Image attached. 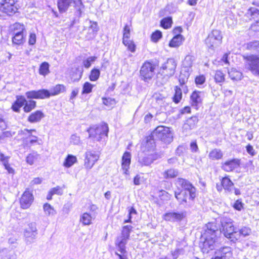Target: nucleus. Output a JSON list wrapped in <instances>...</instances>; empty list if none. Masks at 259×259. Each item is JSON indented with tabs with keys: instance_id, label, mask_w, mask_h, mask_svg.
Returning <instances> with one entry per match:
<instances>
[{
	"instance_id": "28",
	"label": "nucleus",
	"mask_w": 259,
	"mask_h": 259,
	"mask_svg": "<svg viewBox=\"0 0 259 259\" xmlns=\"http://www.w3.org/2000/svg\"><path fill=\"white\" fill-rule=\"evenodd\" d=\"M183 40V37L182 35H176L169 42V46L172 48L178 47L182 44Z\"/></svg>"
},
{
	"instance_id": "26",
	"label": "nucleus",
	"mask_w": 259,
	"mask_h": 259,
	"mask_svg": "<svg viewBox=\"0 0 259 259\" xmlns=\"http://www.w3.org/2000/svg\"><path fill=\"white\" fill-rule=\"evenodd\" d=\"M223 156V153L220 149L215 148L212 149L208 154V157L212 160L221 159Z\"/></svg>"
},
{
	"instance_id": "49",
	"label": "nucleus",
	"mask_w": 259,
	"mask_h": 259,
	"mask_svg": "<svg viewBox=\"0 0 259 259\" xmlns=\"http://www.w3.org/2000/svg\"><path fill=\"white\" fill-rule=\"evenodd\" d=\"M162 36L161 32L159 30H156L151 34V40L153 42H157L162 37Z\"/></svg>"
},
{
	"instance_id": "22",
	"label": "nucleus",
	"mask_w": 259,
	"mask_h": 259,
	"mask_svg": "<svg viewBox=\"0 0 259 259\" xmlns=\"http://www.w3.org/2000/svg\"><path fill=\"white\" fill-rule=\"evenodd\" d=\"M198 121V117L196 116L188 118L183 125L184 130L187 132L195 128Z\"/></svg>"
},
{
	"instance_id": "63",
	"label": "nucleus",
	"mask_w": 259,
	"mask_h": 259,
	"mask_svg": "<svg viewBox=\"0 0 259 259\" xmlns=\"http://www.w3.org/2000/svg\"><path fill=\"white\" fill-rule=\"evenodd\" d=\"M36 42V35L34 33H31L29 35L28 43L29 45H33Z\"/></svg>"
},
{
	"instance_id": "11",
	"label": "nucleus",
	"mask_w": 259,
	"mask_h": 259,
	"mask_svg": "<svg viewBox=\"0 0 259 259\" xmlns=\"http://www.w3.org/2000/svg\"><path fill=\"white\" fill-rule=\"evenodd\" d=\"M155 66L149 62H145L140 71V76L142 80L148 82L155 74Z\"/></svg>"
},
{
	"instance_id": "18",
	"label": "nucleus",
	"mask_w": 259,
	"mask_h": 259,
	"mask_svg": "<svg viewBox=\"0 0 259 259\" xmlns=\"http://www.w3.org/2000/svg\"><path fill=\"white\" fill-rule=\"evenodd\" d=\"M240 164V160L237 158H234L225 161L222 164V169L227 172L232 171L238 168Z\"/></svg>"
},
{
	"instance_id": "3",
	"label": "nucleus",
	"mask_w": 259,
	"mask_h": 259,
	"mask_svg": "<svg viewBox=\"0 0 259 259\" xmlns=\"http://www.w3.org/2000/svg\"><path fill=\"white\" fill-rule=\"evenodd\" d=\"M159 140L164 143H169L172 141V134L168 127L159 126L157 127L147 138V146L150 145V149H153L155 147V140Z\"/></svg>"
},
{
	"instance_id": "37",
	"label": "nucleus",
	"mask_w": 259,
	"mask_h": 259,
	"mask_svg": "<svg viewBox=\"0 0 259 259\" xmlns=\"http://www.w3.org/2000/svg\"><path fill=\"white\" fill-rule=\"evenodd\" d=\"M246 15L250 17V19H255L259 16V10L256 8H250L248 10Z\"/></svg>"
},
{
	"instance_id": "16",
	"label": "nucleus",
	"mask_w": 259,
	"mask_h": 259,
	"mask_svg": "<svg viewBox=\"0 0 259 259\" xmlns=\"http://www.w3.org/2000/svg\"><path fill=\"white\" fill-rule=\"evenodd\" d=\"M33 201V196L32 193L27 189L22 194L20 203L23 209H27L31 205Z\"/></svg>"
},
{
	"instance_id": "38",
	"label": "nucleus",
	"mask_w": 259,
	"mask_h": 259,
	"mask_svg": "<svg viewBox=\"0 0 259 259\" xmlns=\"http://www.w3.org/2000/svg\"><path fill=\"white\" fill-rule=\"evenodd\" d=\"M44 210L47 215H54L56 213V210L49 203H46L43 206Z\"/></svg>"
},
{
	"instance_id": "4",
	"label": "nucleus",
	"mask_w": 259,
	"mask_h": 259,
	"mask_svg": "<svg viewBox=\"0 0 259 259\" xmlns=\"http://www.w3.org/2000/svg\"><path fill=\"white\" fill-rule=\"evenodd\" d=\"M65 88L62 84H57L50 91L48 90L42 89L38 91H31L27 92L25 94L28 99H40L49 98L50 96L58 95L60 93L65 91Z\"/></svg>"
},
{
	"instance_id": "30",
	"label": "nucleus",
	"mask_w": 259,
	"mask_h": 259,
	"mask_svg": "<svg viewBox=\"0 0 259 259\" xmlns=\"http://www.w3.org/2000/svg\"><path fill=\"white\" fill-rule=\"evenodd\" d=\"M77 161L76 156L71 154H68L65 159L63 165L66 167L69 168L77 162Z\"/></svg>"
},
{
	"instance_id": "21",
	"label": "nucleus",
	"mask_w": 259,
	"mask_h": 259,
	"mask_svg": "<svg viewBox=\"0 0 259 259\" xmlns=\"http://www.w3.org/2000/svg\"><path fill=\"white\" fill-rule=\"evenodd\" d=\"M57 2L59 12L62 14L68 11L73 0H57Z\"/></svg>"
},
{
	"instance_id": "31",
	"label": "nucleus",
	"mask_w": 259,
	"mask_h": 259,
	"mask_svg": "<svg viewBox=\"0 0 259 259\" xmlns=\"http://www.w3.org/2000/svg\"><path fill=\"white\" fill-rule=\"evenodd\" d=\"M72 3L74 4V7L76 10V15L78 17H80L84 7L81 0H73Z\"/></svg>"
},
{
	"instance_id": "24",
	"label": "nucleus",
	"mask_w": 259,
	"mask_h": 259,
	"mask_svg": "<svg viewBox=\"0 0 259 259\" xmlns=\"http://www.w3.org/2000/svg\"><path fill=\"white\" fill-rule=\"evenodd\" d=\"M44 117V113L39 110L32 113L28 117V121L31 123L38 122Z\"/></svg>"
},
{
	"instance_id": "5",
	"label": "nucleus",
	"mask_w": 259,
	"mask_h": 259,
	"mask_svg": "<svg viewBox=\"0 0 259 259\" xmlns=\"http://www.w3.org/2000/svg\"><path fill=\"white\" fill-rule=\"evenodd\" d=\"M133 227L131 225H126L123 227L121 235L118 237L115 241V245L118 248V251L121 254L116 252V254L119 256V259H126L124 254L126 252L125 245L130 238V233Z\"/></svg>"
},
{
	"instance_id": "20",
	"label": "nucleus",
	"mask_w": 259,
	"mask_h": 259,
	"mask_svg": "<svg viewBox=\"0 0 259 259\" xmlns=\"http://www.w3.org/2000/svg\"><path fill=\"white\" fill-rule=\"evenodd\" d=\"M131 162V153L126 151L124 153L122 157L121 166L123 170V173L127 175L128 174V169Z\"/></svg>"
},
{
	"instance_id": "40",
	"label": "nucleus",
	"mask_w": 259,
	"mask_h": 259,
	"mask_svg": "<svg viewBox=\"0 0 259 259\" xmlns=\"http://www.w3.org/2000/svg\"><path fill=\"white\" fill-rule=\"evenodd\" d=\"M194 60V57L191 55L186 56L183 62V65L185 67L189 68L192 66L193 62Z\"/></svg>"
},
{
	"instance_id": "56",
	"label": "nucleus",
	"mask_w": 259,
	"mask_h": 259,
	"mask_svg": "<svg viewBox=\"0 0 259 259\" xmlns=\"http://www.w3.org/2000/svg\"><path fill=\"white\" fill-rule=\"evenodd\" d=\"M70 143L74 145H78L80 143V137L76 134L71 135L70 137Z\"/></svg>"
},
{
	"instance_id": "14",
	"label": "nucleus",
	"mask_w": 259,
	"mask_h": 259,
	"mask_svg": "<svg viewBox=\"0 0 259 259\" xmlns=\"http://www.w3.org/2000/svg\"><path fill=\"white\" fill-rule=\"evenodd\" d=\"M14 36L12 38V41L14 44L20 45L24 42V30L25 27L24 25L20 23H15L14 25Z\"/></svg>"
},
{
	"instance_id": "8",
	"label": "nucleus",
	"mask_w": 259,
	"mask_h": 259,
	"mask_svg": "<svg viewBox=\"0 0 259 259\" xmlns=\"http://www.w3.org/2000/svg\"><path fill=\"white\" fill-rule=\"evenodd\" d=\"M176 67V61L172 58H169L162 64L159 74L163 76L164 78L167 80L175 74Z\"/></svg>"
},
{
	"instance_id": "6",
	"label": "nucleus",
	"mask_w": 259,
	"mask_h": 259,
	"mask_svg": "<svg viewBox=\"0 0 259 259\" xmlns=\"http://www.w3.org/2000/svg\"><path fill=\"white\" fill-rule=\"evenodd\" d=\"M87 132L89 135V138L95 141H101L105 140L108 137L109 127L108 124L102 122L100 124L94 125L90 126Z\"/></svg>"
},
{
	"instance_id": "62",
	"label": "nucleus",
	"mask_w": 259,
	"mask_h": 259,
	"mask_svg": "<svg viewBox=\"0 0 259 259\" xmlns=\"http://www.w3.org/2000/svg\"><path fill=\"white\" fill-rule=\"evenodd\" d=\"M183 249L182 248H177L175 251L171 252L172 256L173 257V259H177L179 255L182 253L183 252Z\"/></svg>"
},
{
	"instance_id": "41",
	"label": "nucleus",
	"mask_w": 259,
	"mask_h": 259,
	"mask_svg": "<svg viewBox=\"0 0 259 259\" xmlns=\"http://www.w3.org/2000/svg\"><path fill=\"white\" fill-rule=\"evenodd\" d=\"M228 74L233 80H239L241 78L242 74L240 72L236 71L234 69L228 71Z\"/></svg>"
},
{
	"instance_id": "23",
	"label": "nucleus",
	"mask_w": 259,
	"mask_h": 259,
	"mask_svg": "<svg viewBox=\"0 0 259 259\" xmlns=\"http://www.w3.org/2000/svg\"><path fill=\"white\" fill-rule=\"evenodd\" d=\"M26 99L24 96H17L16 101L12 106L13 110L16 112H19L20 108L24 105Z\"/></svg>"
},
{
	"instance_id": "58",
	"label": "nucleus",
	"mask_w": 259,
	"mask_h": 259,
	"mask_svg": "<svg viewBox=\"0 0 259 259\" xmlns=\"http://www.w3.org/2000/svg\"><path fill=\"white\" fill-rule=\"evenodd\" d=\"M15 132H12L11 131H5L2 133L0 136V139H4L5 138L11 137L15 135Z\"/></svg>"
},
{
	"instance_id": "50",
	"label": "nucleus",
	"mask_w": 259,
	"mask_h": 259,
	"mask_svg": "<svg viewBox=\"0 0 259 259\" xmlns=\"http://www.w3.org/2000/svg\"><path fill=\"white\" fill-rule=\"evenodd\" d=\"M182 99V92L181 90L179 88H177L176 90V92L175 96L173 98V101L176 103H178L180 102V100Z\"/></svg>"
},
{
	"instance_id": "15",
	"label": "nucleus",
	"mask_w": 259,
	"mask_h": 259,
	"mask_svg": "<svg viewBox=\"0 0 259 259\" xmlns=\"http://www.w3.org/2000/svg\"><path fill=\"white\" fill-rule=\"evenodd\" d=\"M232 255V248L229 246H224L217 249L211 259H229Z\"/></svg>"
},
{
	"instance_id": "9",
	"label": "nucleus",
	"mask_w": 259,
	"mask_h": 259,
	"mask_svg": "<svg viewBox=\"0 0 259 259\" xmlns=\"http://www.w3.org/2000/svg\"><path fill=\"white\" fill-rule=\"evenodd\" d=\"M222 39L221 31L213 30L205 39V44L209 50L213 51L221 44Z\"/></svg>"
},
{
	"instance_id": "36",
	"label": "nucleus",
	"mask_w": 259,
	"mask_h": 259,
	"mask_svg": "<svg viewBox=\"0 0 259 259\" xmlns=\"http://www.w3.org/2000/svg\"><path fill=\"white\" fill-rule=\"evenodd\" d=\"M49 64L47 62H42L39 67V73L40 75L46 76L49 73Z\"/></svg>"
},
{
	"instance_id": "52",
	"label": "nucleus",
	"mask_w": 259,
	"mask_h": 259,
	"mask_svg": "<svg viewBox=\"0 0 259 259\" xmlns=\"http://www.w3.org/2000/svg\"><path fill=\"white\" fill-rule=\"evenodd\" d=\"M251 233V229L247 227H243L239 230V234L246 237L249 235Z\"/></svg>"
},
{
	"instance_id": "34",
	"label": "nucleus",
	"mask_w": 259,
	"mask_h": 259,
	"mask_svg": "<svg viewBox=\"0 0 259 259\" xmlns=\"http://www.w3.org/2000/svg\"><path fill=\"white\" fill-rule=\"evenodd\" d=\"M179 174L178 170L174 168H170L165 170L163 173L165 179H171L176 177Z\"/></svg>"
},
{
	"instance_id": "19",
	"label": "nucleus",
	"mask_w": 259,
	"mask_h": 259,
	"mask_svg": "<svg viewBox=\"0 0 259 259\" xmlns=\"http://www.w3.org/2000/svg\"><path fill=\"white\" fill-rule=\"evenodd\" d=\"M185 217L184 212H169L163 215V219L167 221H180Z\"/></svg>"
},
{
	"instance_id": "53",
	"label": "nucleus",
	"mask_w": 259,
	"mask_h": 259,
	"mask_svg": "<svg viewBox=\"0 0 259 259\" xmlns=\"http://www.w3.org/2000/svg\"><path fill=\"white\" fill-rule=\"evenodd\" d=\"M103 103L108 107L114 105L115 104V101L113 99H111L110 98H103Z\"/></svg>"
},
{
	"instance_id": "60",
	"label": "nucleus",
	"mask_w": 259,
	"mask_h": 259,
	"mask_svg": "<svg viewBox=\"0 0 259 259\" xmlns=\"http://www.w3.org/2000/svg\"><path fill=\"white\" fill-rule=\"evenodd\" d=\"M233 207L236 210L240 211L243 207V203L240 200H237L235 202Z\"/></svg>"
},
{
	"instance_id": "51",
	"label": "nucleus",
	"mask_w": 259,
	"mask_h": 259,
	"mask_svg": "<svg viewBox=\"0 0 259 259\" xmlns=\"http://www.w3.org/2000/svg\"><path fill=\"white\" fill-rule=\"evenodd\" d=\"M97 57L95 56L88 57L86 60H84L83 61L84 66L87 68H89L91 65V63L95 61Z\"/></svg>"
},
{
	"instance_id": "59",
	"label": "nucleus",
	"mask_w": 259,
	"mask_h": 259,
	"mask_svg": "<svg viewBox=\"0 0 259 259\" xmlns=\"http://www.w3.org/2000/svg\"><path fill=\"white\" fill-rule=\"evenodd\" d=\"M8 243L12 245V247L16 248L18 245L17 239L15 237H10L8 239Z\"/></svg>"
},
{
	"instance_id": "43",
	"label": "nucleus",
	"mask_w": 259,
	"mask_h": 259,
	"mask_svg": "<svg viewBox=\"0 0 259 259\" xmlns=\"http://www.w3.org/2000/svg\"><path fill=\"white\" fill-rule=\"evenodd\" d=\"M123 44L127 47V49L131 52L134 53L135 52L136 46L134 42L130 39H123Z\"/></svg>"
},
{
	"instance_id": "17",
	"label": "nucleus",
	"mask_w": 259,
	"mask_h": 259,
	"mask_svg": "<svg viewBox=\"0 0 259 259\" xmlns=\"http://www.w3.org/2000/svg\"><path fill=\"white\" fill-rule=\"evenodd\" d=\"M99 155L95 152L88 151L85 154L84 166L87 168L91 169L95 162L98 160Z\"/></svg>"
},
{
	"instance_id": "35",
	"label": "nucleus",
	"mask_w": 259,
	"mask_h": 259,
	"mask_svg": "<svg viewBox=\"0 0 259 259\" xmlns=\"http://www.w3.org/2000/svg\"><path fill=\"white\" fill-rule=\"evenodd\" d=\"M24 105V111L27 113L29 112L35 108L36 102L33 100H29L28 101L26 100Z\"/></svg>"
},
{
	"instance_id": "32",
	"label": "nucleus",
	"mask_w": 259,
	"mask_h": 259,
	"mask_svg": "<svg viewBox=\"0 0 259 259\" xmlns=\"http://www.w3.org/2000/svg\"><path fill=\"white\" fill-rule=\"evenodd\" d=\"M35 132V130H28L27 128H25L19 131L18 132V135L20 136H24V141H25V142H28V140L32 136V132Z\"/></svg>"
},
{
	"instance_id": "61",
	"label": "nucleus",
	"mask_w": 259,
	"mask_h": 259,
	"mask_svg": "<svg viewBox=\"0 0 259 259\" xmlns=\"http://www.w3.org/2000/svg\"><path fill=\"white\" fill-rule=\"evenodd\" d=\"M205 81V77L204 75H199L195 78V82L197 85H201Z\"/></svg>"
},
{
	"instance_id": "47",
	"label": "nucleus",
	"mask_w": 259,
	"mask_h": 259,
	"mask_svg": "<svg viewBox=\"0 0 259 259\" xmlns=\"http://www.w3.org/2000/svg\"><path fill=\"white\" fill-rule=\"evenodd\" d=\"M93 85L89 82H85L83 85L82 94H87L90 93L92 91Z\"/></svg>"
},
{
	"instance_id": "46",
	"label": "nucleus",
	"mask_w": 259,
	"mask_h": 259,
	"mask_svg": "<svg viewBox=\"0 0 259 259\" xmlns=\"http://www.w3.org/2000/svg\"><path fill=\"white\" fill-rule=\"evenodd\" d=\"M89 30L93 34L96 33L99 29L97 22L89 20Z\"/></svg>"
},
{
	"instance_id": "2",
	"label": "nucleus",
	"mask_w": 259,
	"mask_h": 259,
	"mask_svg": "<svg viewBox=\"0 0 259 259\" xmlns=\"http://www.w3.org/2000/svg\"><path fill=\"white\" fill-rule=\"evenodd\" d=\"M176 184L183 189L180 192H175V196L180 204L183 205L185 208L192 207L196 197L195 187L189 181L182 178L178 179Z\"/></svg>"
},
{
	"instance_id": "13",
	"label": "nucleus",
	"mask_w": 259,
	"mask_h": 259,
	"mask_svg": "<svg viewBox=\"0 0 259 259\" xmlns=\"http://www.w3.org/2000/svg\"><path fill=\"white\" fill-rule=\"evenodd\" d=\"M246 67L253 74L259 75V57L251 55L244 56Z\"/></svg>"
},
{
	"instance_id": "1",
	"label": "nucleus",
	"mask_w": 259,
	"mask_h": 259,
	"mask_svg": "<svg viewBox=\"0 0 259 259\" xmlns=\"http://www.w3.org/2000/svg\"><path fill=\"white\" fill-rule=\"evenodd\" d=\"M220 223L222 226L221 231H219L215 222L208 223L204 227L199 243L200 248L203 253H208L210 250L214 248L218 240V233L223 232L225 236L228 238H232L236 234L233 221L230 218L223 216L220 218Z\"/></svg>"
},
{
	"instance_id": "25",
	"label": "nucleus",
	"mask_w": 259,
	"mask_h": 259,
	"mask_svg": "<svg viewBox=\"0 0 259 259\" xmlns=\"http://www.w3.org/2000/svg\"><path fill=\"white\" fill-rule=\"evenodd\" d=\"M224 189L229 193H232L234 189V184L228 177L223 178L221 181Z\"/></svg>"
},
{
	"instance_id": "45",
	"label": "nucleus",
	"mask_w": 259,
	"mask_h": 259,
	"mask_svg": "<svg viewBox=\"0 0 259 259\" xmlns=\"http://www.w3.org/2000/svg\"><path fill=\"white\" fill-rule=\"evenodd\" d=\"M214 79L216 82L221 83L225 81V75L220 70L216 71L214 75Z\"/></svg>"
},
{
	"instance_id": "12",
	"label": "nucleus",
	"mask_w": 259,
	"mask_h": 259,
	"mask_svg": "<svg viewBox=\"0 0 259 259\" xmlns=\"http://www.w3.org/2000/svg\"><path fill=\"white\" fill-rule=\"evenodd\" d=\"M37 235V229L35 223H29L24 229V236L27 244L33 243Z\"/></svg>"
},
{
	"instance_id": "10",
	"label": "nucleus",
	"mask_w": 259,
	"mask_h": 259,
	"mask_svg": "<svg viewBox=\"0 0 259 259\" xmlns=\"http://www.w3.org/2000/svg\"><path fill=\"white\" fill-rule=\"evenodd\" d=\"M19 5L15 0H1L0 11L8 16H12L17 12Z\"/></svg>"
},
{
	"instance_id": "33",
	"label": "nucleus",
	"mask_w": 259,
	"mask_h": 259,
	"mask_svg": "<svg viewBox=\"0 0 259 259\" xmlns=\"http://www.w3.org/2000/svg\"><path fill=\"white\" fill-rule=\"evenodd\" d=\"M93 217L87 212L83 213L80 218V222L83 225H90L92 223Z\"/></svg>"
},
{
	"instance_id": "48",
	"label": "nucleus",
	"mask_w": 259,
	"mask_h": 259,
	"mask_svg": "<svg viewBox=\"0 0 259 259\" xmlns=\"http://www.w3.org/2000/svg\"><path fill=\"white\" fill-rule=\"evenodd\" d=\"M100 74V70L98 69H93L91 72L90 79L91 81H96L99 77Z\"/></svg>"
},
{
	"instance_id": "44",
	"label": "nucleus",
	"mask_w": 259,
	"mask_h": 259,
	"mask_svg": "<svg viewBox=\"0 0 259 259\" xmlns=\"http://www.w3.org/2000/svg\"><path fill=\"white\" fill-rule=\"evenodd\" d=\"M39 155L36 153H32L29 154L26 157V162L30 165L34 163L38 158Z\"/></svg>"
},
{
	"instance_id": "54",
	"label": "nucleus",
	"mask_w": 259,
	"mask_h": 259,
	"mask_svg": "<svg viewBox=\"0 0 259 259\" xmlns=\"http://www.w3.org/2000/svg\"><path fill=\"white\" fill-rule=\"evenodd\" d=\"M130 32L129 26L127 24L125 25L123 28V40L129 39L130 37Z\"/></svg>"
},
{
	"instance_id": "29",
	"label": "nucleus",
	"mask_w": 259,
	"mask_h": 259,
	"mask_svg": "<svg viewBox=\"0 0 259 259\" xmlns=\"http://www.w3.org/2000/svg\"><path fill=\"white\" fill-rule=\"evenodd\" d=\"M16 254L13 250L5 249L0 252V259H15Z\"/></svg>"
},
{
	"instance_id": "42",
	"label": "nucleus",
	"mask_w": 259,
	"mask_h": 259,
	"mask_svg": "<svg viewBox=\"0 0 259 259\" xmlns=\"http://www.w3.org/2000/svg\"><path fill=\"white\" fill-rule=\"evenodd\" d=\"M172 24V19L171 17H168L164 18L161 20V26L165 29L170 28Z\"/></svg>"
},
{
	"instance_id": "7",
	"label": "nucleus",
	"mask_w": 259,
	"mask_h": 259,
	"mask_svg": "<svg viewBox=\"0 0 259 259\" xmlns=\"http://www.w3.org/2000/svg\"><path fill=\"white\" fill-rule=\"evenodd\" d=\"M147 143L143 147V151L139 154L138 163L142 166H149L154 161L158 158L157 154L154 152L153 149H150V145L147 146Z\"/></svg>"
},
{
	"instance_id": "57",
	"label": "nucleus",
	"mask_w": 259,
	"mask_h": 259,
	"mask_svg": "<svg viewBox=\"0 0 259 259\" xmlns=\"http://www.w3.org/2000/svg\"><path fill=\"white\" fill-rule=\"evenodd\" d=\"M50 191L53 193V195L57 194L58 195H61L63 194V190L61 187L57 186L50 190Z\"/></svg>"
},
{
	"instance_id": "39",
	"label": "nucleus",
	"mask_w": 259,
	"mask_h": 259,
	"mask_svg": "<svg viewBox=\"0 0 259 259\" xmlns=\"http://www.w3.org/2000/svg\"><path fill=\"white\" fill-rule=\"evenodd\" d=\"M246 49L250 51L259 52V41L254 40L247 43L246 44Z\"/></svg>"
},
{
	"instance_id": "55",
	"label": "nucleus",
	"mask_w": 259,
	"mask_h": 259,
	"mask_svg": "<svg viewBox=\"0 0 259 259\" xmlns=\"http://www.w3.org/2000/svg\"><path fill=\"white\" fill-rule=\"evenodd\" d=\"M8 126L7 121L4 118L2 114H0V130L3 131L7 128Z\"/></svg>"
},
{
	"instance_id": "64",
	"label": "nucleus",
	"mask_w": 259,
	"mask_h": 259,
	"mask_svg": "<svg viewBox=\"0 0 259 259\" xmlns=\"http://www.w3.org/2000/svg\"><path fill=\"white\" fill-rule=\"evenodd\" d=\"M190 149L192 152H196L198 151V147L196 141H194L190 144Z\"/></svg>"
},
{
	"instance_id": "27",
	"label": "nucleus",
	"mask_w": 259,
	"mask_h": 259,
	"mask_svg": "<svg viewBox=\"0 0 259 259\" xmlns=\"http://www.w3.org/2000/svg\"><path fill=\"white\" fill-rule=\"evenodd\" d=\"M201 94V92L196 91L192 93L190 97L192 106L196 107L198 104L201 102L202 98L200 96Z\"/></svg>"
}]
</instances>
